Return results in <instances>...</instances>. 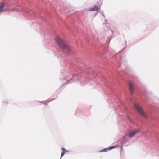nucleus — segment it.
<instances>
[{
	"instance_id": "nucleus-1",
	"label": "nucleus",
	"mask_w": 159,
	"mask_h": 159,
	"mask_svg": "<svg viewBox=\"0 0 159 159\" xmlns=\"http://www.w3.org/2000/svg\"><path fill=\"white\" fill-rule=\"evenodd\" d=\"M56 42L61 48L64 54H69L71 52L70 47L66 44V43L59 36L56 38Z\"/></svg>"
},
{
	"instance_id": "nucleus-2",
	"label": "nucleus",
	"mask_w": 159,
	"mask_h": 159,
	"mask_svg": "<svg viewBox=\"0 0 159 159\" xmlns=\"http://www.w3.org/2000/svg\"><path fill=\"white\" fill-rule=\"evenodd\" d=\"M135 108L136 110L143 117L147 118V115L145 113L143 107L140 105L136 104L134 105Z\"/></svg>"
},
{
	"instance_id": "nucleus-3",
	"label": "nucleus",
	"mask_w": 159,
	"mask_h": 159,
	"mask_svg": "<svg viewBox=\"0 0 159 159\" xmlns=\"http://www.w3.org/2000/svg\"><path fill=\"white\" fill-rule=\"evenodd\" d=\"M139 131V130L137 129L131 132L129 134V137L131 138L134 137L137 134H138Z\"/></svg>"
},
{
	"instance_id": "nucleus-4",
	"label": "nucleus",
	"mask_w": 159,
	"mask_h": 159,
	"mask_svg": "<svg viewBox=\"0 0 159 159\" xmlns=\"http://www.w3.org/2000/svg\"><path fill=\"white\" fill-rule=\"evenodd\" d=\"M129 91L131 93H132L134 89V85L130 82L129 83Z\"/></svg>"
},
{
	"instance_id": "nucleus-5",
	"label": "nucleus",
	"mask_w": 159,
	"mask_h": 159,
	"mask_svg": "<svg viewBox=\"0 0 159 159\" xmlns=\"http://www.w3.org/2000/svg\"><path fill=\"white\" fill-rule=\"evenodd\" d=\"M116 147V146H112L109 148H106L105 149H103L101 151V152H106L107 151L110 150L112 149L115 148Z\"/></svg>"
},
{
	"instance_id": "nucleus-6",
	"label": "nucleus",
	"mask_w": 159,
	"mask_h": 159,
	"mask_svg": "<svg viewBox=\"0 0 159 159\" xmlns=\"http://www.w3.org/2000/svg\"><path fill=\"white\" fill-rule=\"evenodd\" d=\"M4 7V3H3L0 6V13L3 11V8Z\"/></svg>"
},
{
	"instance_id": "nucleus-7",
	"label": "nucleus",
	"mask_w": 159,
	"mask_h": 159,
	"mask_svg": "<svg viewBox=\"0 0 159 159\" xmlns=\"http://www.w3.org/2000/svg\"><path fill=\"white\" fill-rule=\"evenodd\" d=\"M98 10V7L97 6H95L94 7L91 8L89 11H97Z\"/></svg>"
},
{
	"instance_id": "nucleus-8",
	"label": "nucleus",
	"mask_w": 159,
	"mask_h": 159,
	"mask_svg": "<svg viewBox=\"0 0 159 159\" xmlns=\"http://www.w3.org/2000/svg\"><path fill=\"white\" fill-rule=\"evenodd\" d=\"M62 151L61 153V157H62L64 155V154L66 153V152L67 151L64 148H63L61 149Z\"/></svg>"
},
{
	"instance_id": "nucleus-9",
	"label": "nucleus",
	"mask_w": 159,
	"mask_h": 159,
	"mask_svg": "<svg viewBox=\"0 0 159 159\" xmlns=\"http://www.w3.org/2000/svg\"><path fill=\"white\" fill-rule=\"evenodd\" d=\"M127 117H128V119L130 121L132 124H133L134 123V122L131 119L130 117L129 116H128Z\"/></svg>"
},
{
	"instance_id": "nucleus-10",
	"label": "nucleus",
	"mask_w": 159,
	"mask_h": 159,
	"mask_svg": "<svg viewBox=\"0 0 159 159\" xmlns=\"http://www.w3.org/2000/svg\"><path fill=\"white\" fill-rule=\"evenodd\" d=\"M126 137V136H125L123 137V138H125V137Z\"/></svg>"
}]
</instances>
